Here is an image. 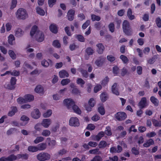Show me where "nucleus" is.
I'll return each instance as SVG.
<instances>
[{"label":"nucleus","instance_id":"obj_57","mask_svg":"<svg viewBox=\"0 0 161 161\" xmlns=\"http://www.w3.org/2000/svg\"><path fill=\"white\" fill-rule=\"evenodd\" d=\"M53 45L54 47L57 48H59L60 46V44L58 40L54 41L53 42Z\"/></svg>","mask_w":161,"mask_h":161},{"label":"nucleus","instance_id":"obj_24","mask_svg":"<svg viewBox=\"0 0 161 161\" xmlns=\"http://www.w3.org/2000/svg\"><path fill=\"white\" fill-rule=\"evenodd\" d=\"M47 146V144L43 142L39 144L37 146L38 151H41L45 149L46 148Z\"/></svg>","mask_w":161,"mask_h":161},{"label":"nucleus","instance_id":"obj_31","mask_svg":"<svg viewBox=\"0 0 161 161\" xmlns=\"http://www.w3.org/2000/svg\"><path fill=\"white\" fill-rule=\"evenodd\" d=\"M151 102L154 105L158 106V105L159 101L158 99L153 96H152L150 98Z\"/></svg>","mask_w":161,"mask_h":161},{"label":"nucleus","instance_id":"obj_3","mask_svg":"<svg viewBox=\"0 0 161 161\" xmlns=\"http://www.w3.org/2000/svg\"><path fill=\"white\" fill-rule=\"evenodd\" d=\"M16 16L18 19L25 20L28 17L26 11L22 8L19 9L15 13Z\"/></svg>","mask_w":161,"mask_h":161},{"label":"nucleus","instance_id":"obj_15","mask_svg":"<svg viewBox=\"0 0 161 161\" xmlns=\"http://www.w3.org/2000/svg\"><path fill=\"white\" fill-rule=\"evenodd\" d=\"M75 11L73 9L69 10L67 13V17L68 20L70 21L72 20L74 17Z\"/></svg>","mask_w":161,"mask_h":161},{"label":"nucleus","instance_id":"obj_17","mask_svg":"<svg viewBox=\"0 0 161 161\" xmlns=\"http://www.w3.org/2000/svg\"><path fill=\"white\" fill-rule=\"evenodd\" d=\"M108 98V94L105 92H102L100 94V98L101 101L103 103L105 102Z\"/></svg>","mask_w":161,"mask_h":161},{"label":"nucleus","instance_id":"obj_7","mask_svg":"<svg viewBox=\"0 0 161 161\" xmlns=\"http://www.w3.org/2000/svg\"><path fill=\"white\" fill-rule=\"evenodd\" d=\"M16 80L15 77H12L10 81V84L8 83H6L4 87L8 89H13L14 88V85L16 83Z\"/></svg>","mask_w":161,"mask_h":161},{"label":"nucleus","instance_id":"obj_5","mask_svg":"<svg viewBox=\"0 0 161 161\" xmlns=\"http://www.w3.org/2000/svg\"><path fill=\"white\" fill-rule=\"evenodd\" d=\"M123 28L124 32L128 35L131 34V31H130V25L128 22L125 20L123 24Z\"/></svg>","mask_w":161,"mask_h":161},{"label":"nucleus","instance_id":"obj_37","mask_svg":"<svg viewBox=\"0 0 161 161\" xmlns=\"http://www.w3.org/2000/svg\"><path fill=\"white\" fill-rule=\"evenodd\" d=\"M17 101L18 103L19 104H22L26 102L25 98V96L23 97H19L17 99Z\"/></svg>","mask_w":161,"mask_h":161},{"label":"nucleus","instance_id":"obj_22","mask_svg":"<svg viewBox=\"0 0 161 161\" xmlns=\"http://www.w3.org/2000/svg\"><path fill=\"white\" fill-rule=\"evenodd\" d=\"M17 112V109L16 107H12L11 108V110L9 111L8 115L10 117L12 116Z\"/></svg>","mask_w":161,"mask_h":161},{"label":"nucleus","instance_id":"obj_30","mask_svg":"<svg viewBox=\"0 0 161 161\" xmlns=\"http://www.w3.org/2000/svg\"><path fill=\"white\" fill-rule=\"evenodd\" d=\"M73 109L74 111L76 113L80 114H81V112L80 108L75 105H74L71 109Z\"/></svg>","mask_w":161,"mask_h":161},{"label":"nucleus","instance_id":"obj_29","mask_svg":"<svg viewBox=\"0 0 161 161\" xmlns=\"http://www.w3.org/2000/svg\"><path fill=\"white\" fill-rule=\"evenodd\" d=\"M50 30L53 33H56L58 31L56 25L54 24H51L49 27Z\"/></svg>","mask_w":161,"mask_h":161},{"label":"nucleus","instance_id":"obj_8","mask_svg":"<svg viewBox=\"0 0 161 161\" xmlns=\"http://www.w3.org/2000/svg\"><path fill=\"white\" fill-rule=\"evenodd\" d=\"M69 125L72 126L77 127L80 125L79 120L76 117H72L69 121Z\"/></svg>","mask_w":161,"mask_h":161},{"label":"nucleus","instance_id":"obj_23","mask_svg":"<svg viewBox=\"0 0 161 161\" xmlns=\"http://www.w3.org/2000/svg\"><path fill=\"white\" fill-rule=\"evenodd\" d=\"M48 61H47L45 59L42 60L41 62L42 65L45 67H48L49 64L52 63V61L51 60L48 59Z\"/></svg>","mask_w":161,"mask_h":161},{"label":"nucleus","instance_id":"obj_36","mask_svg":"<svg viewBox=\"0 0 161 161\" xmlns=\"http://www.w3.org/2000/svg\"><path fill=\"white\" fill-rule=\"evenodd\" d=\"M42 135L44 136L47 137L50 136L51 134L50 131L47 130H43L42 132Z\"/></svg>","mask_w":161,"mask_h":161},{"label":"nucleus","instance_id":"obj_9","mask_svg":"<svg viewBox=\"0 0 161 161\" xmlns=\"http://www.w3.org/2000/svg\"><path fill=\"white\" fill-rule=\"evenodd\" d=\"M96 103L95 100L94 98H90L88 102V104L90 107H86L85 106V108L86 110L88 111H91L92 110V108L94 107Z\"/></svg>","mask_w":161,"mask_h":161},{"label":"nucleus","instance_id":"obj_25","mask_svg":"<svg viewBox=\"0 0 161 161\" xmlns=\"http://www.w3.org/2000/svg\"><path fill=\"white\" fill-rule=\"evenodd\" d=\"M59 77L61 78H64L69 76V74L68 72L65 70H62L59 73Z\"/></svg>","mask_w":161,"mask_h":161},{"label":"nucleus","instance_id":"obj_56","mask_svg":"<svg viewBox=\"0 0 161 161\" xmlns=\"http://www.w3.org/2000/svg\"><path fill=\"white\" fill-rule=\"evenodd\" d=\"M91 17L93 21L95 20L98 21L100 19V18L99 16L94 14L92 15Z\"/></svg>","mask_w":161,"mask_h":161},{"label":"nucleus","instance_id":"obj_18","mask_svg":"<svg viewBox=\"0 0 161 161\" xmlns=\"http://www.w3.org/2000/svg\"><path fill=\"white\" fill-rule=\"evenodd\" d=\"M97 48V51L99 54H102L104 49V47L102 43H99L96 45Z\"/></svg>","mask_w":161,"mask_h":161},{"label":"nucleus","instance_id":"obj_13","mask_svg":"<svg viewBox=\"0 0 161 161\" xmlns=\"http://www.w3.org/2000/svg\"><path fill=\"white\" fill-rule=\"evenodd\" d=\"M35 91L37 93L39 94L40 95H42L44 93V88L41 85H38L36 86L34 89Z\"/></svg>","mask_w":161,"mask_h":161},{"label":"nucleus","instance_id":"obj_20","mask_svg":"<svg viewBox=\"0 0 161 161\" xmlns=\"http://www.w3.org/2000/svg\"><path fill=\"white\" fill-rule=\"evenodd\" d=\"M117 86V84L116 83H114L112 86L111 91L113 94L118 96L119 95V93L118 90Z\"/></svg>","mask_w":161,"mask_h":161},{"label":"nucleus","instance_id":"obj_26","mask_svg":"<svg viewBox=\"0 0 161 161\" xmlns=\"http://www.w3.org/2000/svg\"><path fill=\"white\" fill-rule=\"evenodd\" d=\"M24 33V31L21 29L18 28L15 31V35L16 37H20L23 35Z\"/></svg>","mask_w":161,"mask_h":161},{"label":"nucleus","instance_id":"obj_1","mask_svg":"<svg viewBox=\"0 0 161 161\" xmlns=\"http://www.w3.org/2000/svg\"><path fill=\"white\" fill-rule=\"evenodd\" d=\"M30 35L31 37L35 39L38 42H42L44 39V36L42 31L38 30L36 25H34L31 28Z\"/></svg>","mask_w":161,"mask_h":161},{"label":"nucleus","instance_id":"obj_63","mask_svg":"<svg viewBox=\"0 0 161 161\" xmlns=\"http://www.w3.org/2000/svg\"><path fill=\"white\" fill-rule=\"evenodd\" d=\"M107 59L109 61L111 62H112L113 61H114L115 59V57L112 55H108L107 56Z\"/></svg>","mask_w":161,"mask_h":161},{"label":"nucleus","instance_id":"obj_50","mask_svg":"<svg viewBox=\"0 0 161 161\" xmlns=\"http://www.w3.org/2000/svg\"><path fill=\"white\" fill-rule=\"evenodd\" d=\"M70 80L69 79H63L61 81V84L63 86H64L67 85L69 82H70Z\"/></svg>","mask_w":161,"mask_h":161},{"label":"nucleus","instance_id":"obj_35","mask_svg":"<svg viewBox=\"0 0 161 161\" xmlns=\"http://www.w3.org/2000/svg\"><path fill=\"white\" fill-rule=\"evenodd\" d=\"M28 150L30 152H35L38 151L37 146H30L28 147Z\"/></svg>","mask_w":161,"mask_h":161},{"label":"nucleus","instance_id":"obj_27","mask_svg":"<svg viewBox=\"0 0 161 161\" xmlns=\"http://www.w3.org/2000/svg\"><path fill=\"white\" fill-rule=\"evenodd\" d=\"M25 98L26 102H30L34 99V97L31 94H27L25 95Z\"/></svg>","mask_w":161,"mask_h":161},{"label":"nucleus","instance_id":"obj_33","mask_svg":"<svg viewBox=\"0 0 161 161\" xmlns=\"http://www.w3.org/2000/svg\"><path fill=\"white\" fill-rule=\"evenodd\" d=\"M36 11L37 14L41 15L43 16L45 14L44 11L39 7H37L36 8Z\"/></svg>","mask_w":161,"mask_h":161},{"label":"nucleus","instance_id":"obj_16","mask_svg":"<svg viewBox=\"0 0 161 161\" xmlns=\"http://www.w3.org/2000/svg\"><path fill=\"white\" fill-rule=\"evenodd\" d=\"M20 120L23 122L20 124V125L21 126H25L27 124L29 120V118L26 116L23 115L21 117Z\"/></svg>","mask_w":161,"mask_h":161},{"label":"nucleus","instance_id":"obj_51","mask_svg":"<svg viewBox=\"0 0 161 161\" xmlns=\"http://www.w3.org/2000/svg\"><path fill=\"white\" fill-rule=\"evenodd\" d=\"M17 3V0H12L11 4L10 6V9H13L15 8L16 5Z\"/></svg>","mask_w":161,"mask_h":161},{"label":"nucleus","instance_id":"obj_10","mask_svg":"<svg viewBox=\"0 0 161 161\" xmlns=\"http://www.w3.org/2000/svg\"><path fill=\"white\" fill-rule=\"evenodd\" d=\"M31 115L33 118L37 119L40 117L41 113L38 109L35 108L31 113Z\"/></svg>","mask_w":161,"mask_h":161},{"label":"nucleus","instance_id":"obj_41","mask_svg":"<svg viewBox=\"0 0 161 161\" xmlns=\"http://www.w3.org/2000/svg\"><path fill=\"white\" fill-rule=\"evenodd\" d=\"M152 122L153 125L156 127L161 126V121H158L155 119L152 120Z\"/></svg>","mask_w":161,"mask_h":161},{"label":"nucleus","instance_id":"obj_64","mask_svg":"<svg viewBox=\"0 0 161 161\" xmlns=\"http://www.w3.org/2000/svg\"><path fill=\"white\" fill-rule=\"evenodd\" d=\"M156 22L158 27H161V20L159 18H157L156 19Z\"/></svg>","mask_w":161,"mask_h":161},{"label":"nucleus","instance_id":"obj_44","mask_svg":"<svg viewBox=\"0 0 161 161\" xmlns=\"http://www.w3.org/2000/svg\"><path fill=\"white\" fill-rule=\"evenodd\" d=\"M47 141L48 142V145L49 146H55L56 144V142L54 140L51 141V139L50 137L47 139Z\"/></svg>","mask_w":161,"mask_h":161},{"label":"nucleus","instance_id":"obj_11","mask_svg":"<svg viewBox=\"0 0 161 161\" xmlns=\"http://www.w3.org/2000/svg\"><path fill=\"white\" fill-rule=\"evenodd\" d=\"M52 123V120L49 119H45L42 120L41 125L44 128H48Z\"/></svg>","mask_w":161,"mask_h":161},{"label":"nucleus","instance_id":"obj_61","mask_svg":"<svg viewBox=\"0 0 161 161\" xmlns=\"http://www.w3.org/2000/svg\"><path fill=\"white\" fill-rule=\"evenodd\" d=\"M67 152L66 150L64 149H62L59 151L58 154L59 155H62L66 153Z\"/></svg>","mask_w":161,"mask_h":161},{"label":"nucleus","instance_id":"obj_34","mask_svg":"<svg viewBox=\"0 0 161 161\" xmlns=\"http://www.w3.org/2000/svg\"><path fill=\"white\" fill-rule=\"evenodd\" d=\"M44 140V138L42 136L37 137L34 140V142L35 144H37L43 141Z\"/></svg>","mask_w":161,"mask_h":161},{"label":"nucleus","instance_id":"obj_42","mask_svg":"<svg viewBox=\"0 0 161 161\" xmlns=\"http://www.w3.org/2000/svg\"><path fill=\"white\" fill-rule=\"evenodd\" d=\"M103 61V59H98L95 61V64L97 67H100L102 65Z\"/></svg>","mask_w":161,"mask_h":161},{"label":"nucleus","instance_id":"obj_12","mask_svg":"<svg viewBox=\"0 0 161 161\" xmlns=\"http://www.w3.org/2000/svg\"><path fill=\"white\" fill-rule=\"evenodd\" d=\"M115 117L118 120H122L125 119L126 117V114L123 112H119L115 115Z\"/></svg>","mask_w":161,"mask_h":161},{"label":"nucleus","instance_id":"obj_60","mask_svg":"<svg viewBox=\"0 0 161 161\" xmlns=\"http://www.w3.org/2000/svg\"><path fill=\"white\" fill-rule=\"evenodd\" d=\"M113 73L115 75H116L119 72V69L117 66H114L113 68Z\"/></svg>","mask_w":161,"mask_h":161},{"label":"nucleus","instance_id":"obj_49","mask_svg":"<svg viewBox=\"0 0 161 161\" xmlns=\"http://www.w3.org/2000/svg\"><path fill=\"white\" fill-rule=\"evenodd\" d=\"M120 58L124 63H126L128 61L127 57L124 55H121L120 57Z\"/></svg>","mask_w":161,"mask_h":161},{"label":"nucleus","instance_id":"obj_47","mask_svg":"<svg viewBox=\"0 0 161 161\" xmlns=\"http://www.w3.org/2000/svg\"><path fill=\"white\" fill-rule=\"evenodd\" d=\"M77 84L80 85L81 87H83L84 84H85V81L81 78H78L76 81Z\"/></svg>","mask_w":161,"mask_h":161},{"label":"nucleus","instance_id":"obj_59","mask_svg":"<svg viewBox=\"0 0 161 161\" xmlns=\"http://www.w3.org/2000/svg\"><path fill=\"white\" fill-rule=\"evenodd\" d=\"M79 70L81 73L82 75L84 77L87 78L88 77V74L86 70H83L81 69H79Z\"/></svg>","mask_w":161,"mask_h":161},{"label":"nucleus","instance_id":"obj_28","mask_svg":"<svg viewBox=\"0 0 161 161\" xmlns=\"http://www.w3.org/2000/svg\"><path fill=\"white\" fill-rule=\"evenodd\" d=\"M154 142L152 139H150L143 144V146L145 147H148L153 144Z\"/></svg>","mask_w":161,"mask_h":161},{"label":"nucleus","instance_id":"obj_46","mask_svg":"<svg viewBox=\"0 0 161 161\" xmlns=\"http://www.w3.org/2000/svg\"><path fill=\"white\" fill-rule=\"evenodd\" d=\"M94 52V50L90 47L87 48L86 50V53L88 56L92 55Z\"/></svg>","mask_w":161,"mask_h":161},{"label":"nucleus","instance_id":"obj_32","mask_svg":"<svg viewBox=\"0 0 161 161\" xmlns=\"http://www.w3.org/2000/svg\"><path fill=\"white\" fill-rule=\"evenodd\" d=\"M108 144L105 141H101L99 143L98 145V147L99 148H103L105 147Z\"/></svg>","mask_w":161,"mask_h":161},{"label":"nucleus","instance_id":"obj_52","mask_svg":"<svg viewBox=\"0 0 161 161\" xmlns=\"http://www.w3.org/2000/svg\"><path fill=\"white\" fill-rule=\"evenodd\" d=\"M53 99L56 101L59 100L60 98L62 97L60 96L58 93L53 95Z\"/></svg>","mask_w":161,"mask_h":161},{"label":"nucleus","instance_id":"obj_58","mask_svg":"<svg viewBox=\"0 0 161 161\" xmlns=\"http://www.w3.org/2000/svg\"><path fill=\"white\" fill-rule=\"evenodd\" d=\"M56 0H48V3L50 7H52L55 4Z\"/></svg>","mask_w":161,"mask_h":161},{"label":"nucleus","instance_id":"obj_54","mask_svg":"<svg viewBox=\"0 0 161 161\" xmlns=\"http://www.w3.org/2000/svg\"><path fill=\"white\" fill-rule=\"evenodd\" d=\"M41 125L40 123H38L36 124L34 126L35 130L38 131H40L41 130Z\"/></svg>","mask_w":161,"mask_h":161},{"label":"nucleus","instance_id":"obj_4","mask_svg":"<svg viewBox=\"0 0 161 161\" xmlns=\"http://www.w3.org/2000/svg\"><path fill=\"white\" fill-rule=\"evenodd\" d=\"M50 155L46 153H41L37 155V159L40 161L48 160L50 159Z\"/></svg>","mask_w":161,"mask_h":161},{"label":"nucleus","instance_id":"obj_6","mask_svg":"<svg viewBox=\"0 0 161 161\" xmlns=\"http://www.w3.org/2000/svg\"><path fill=\"white\" fill-rule=\"evenodd\" d=\"M63 103L67 108L71 109L73 106L75 105V103L71 99L67 98L64 99L63 101Z\"/></svg>","mask_w":161,"mask_h":161},{"label":"nucleus","instance_id":"obj_40","mask_svg":"<svg viewBox=\"0 0 161 161\" xmlns=\"http://www.w3.org/2000/svg\"><path fill=\"white\" fill-rule=\"evenodd\" d=\"M52 110L50 109H48L47 111L45 112L43 114V116L45 118H48L52 114Z\"/></svg>","mask_w":161,"mask_h":161},{"label":"nucleus","instance_id":"obj_45","mask_svg":"<svg viewBox=\"0 0 161 161\" xmlns=\"http://www.w3.org/2000/svg\"><path fill=\"white\" fill-rule=\"evenodd\" d=\"M8 54L12 59H14L16 58V55L14 51L9 50L8 51Z\"/></svg>","mask_w":161,"mask_h":161},{"label":"nucleus","instance_id":"obj_2","mask_svg":"<svg viewBox=\"0 0 161 161\" xmlns=\"http://www.w3.org/2000/svg\"><path fill=\"white\" fill-rule=\"evenodd\" d=\"M28 158V155L19 154L16 156L12 155L8 157H2L0 158V161H13V160L19 159L22 158L24 159H27Z\"/></svg>","mask_w":161,"mask_h":161},{"label":"nucleus","instance_id":"obj_19","mask_svg":"<svg viewBox=\"0 0 161 161\" xmlns=\"http://www.w3.org/2000/svg\"><path fill=\"white\" fill-rule=\"evenodd\" d=\"M98 112L101 115H103L105 114V110L103 104H100L98 105Z\"/></svg>","mask_w":161,"mask_h":161},{"label":"nucleus","instance_id":"obj_21","mask_svg":"<svg viewBox=\"0 0 161 161\" xmlns=\"http://www.w3.org/2000/svg\"><path fill=\"white\" fill-rule=\"evenodd\" d=\"M8 42L11 45H13L15 44V37L12 34H10L8 37Z\"/></svg>","mask_w":161,"mask_h":161},{"label":"nucleus","instance_id":"obj_53","mask_svg":"<svg viewBox=\"0 0 161 161\" xmlns=\"http://www.w3.org/2000/svg\"><path fill=\"white\" fill-rule=\"evenodd\" d=\"M109 81V78L108 77H106L101 82V84L103 85H105L107 84Z\"/></svg>","mask_w":161,"mask_h":161},{"label":"nucleus","instance_id":"obj_43","mask_svg":"<svg viewBox=\"0 0 161 161\" xmlns=\"http://www.w3.org/2000/svg\"><path fill=\"white\" fill-rule=\"evenodd\" d=\"M132 14L131 10L130 8H129L127 11V16L129 19L131 20L135 18L134 16L132 15Z\"/></svg>","mask_w":161,"mask_h":161},{"label":"nucleus","instance_id":"obj_39","mask_svg":"<svg viewBox=\"0 0 161 161\" xmlns=\"http://www.w3.org/2000/svg\"><path fill=\"white\" fill-rule=\"evenodd\" d=\"M104 135V133L103 131L99 132L96 136V140L99 141Z\"/></svg>","mask_w":161,"mask_h":161},{"label":"nucleus","instance_id":"obj_55","mask_svg":"<svg viewBox=\"0 0 161 161\" xmlns=\"http://www.w3.org/2000/svg\"><path fill=\"white\" fill-rule=\"evenodd\" d=\"M91 161H102V158L100 156H96L94 157Z\"/></svg>","mask_w":161,"mask_h":161},{"label":"nucleus","instance_id":"obj_14","mask_svg":"<svg viewBox=\"0 0 161 161\" xmlns=\"http://www.w3.org/2000/svg\"><path fill=\"white\" fill-rule=\"evenodd\" d=\"M147 99L146 97H143L141 99V101L138 103V106L140 108H143L147 105Z\"/></svg>","mask_w":161,"mask_h":161},{"label":"nucleus","instance_id":"obj_62","mask_svg":"<svg viewBox=\"0 0 161 161\" xmlns=\"http://www.w3.org/2000/svg\"><path fill=\"white\" fill-rule=\"evenodd\" d=\"M59 127V123H57L55 125L53 126L52 129V130L54 132L56 131L58 129Z\"/></svg>","mask_w":161,"mask_h":161},{"label":"nucleus","instance_id":"obj_38","mask_svg":"<svg viewBox=\"0 0 161 161\" xmlns=\"http://www.w3.org/2000/svg\"><path fill=\"white\" fill-rule=\"evenodd\" d=\"M102 88V86L99 84H97L94 88V92L95 93H97L100 91Z\"/></svg>","mask_w":161,"mask_h":161},{"label":"nucleus","instance_id":"obj_48","mask_svg":"<svg viewBox=\"0 0 161 161\" xmlns=\"http://www.w3.org/2000/svg\"><path fill=\"white\" fill-rule=\"evenodd\" d=\"M105 133L108 136H110L112 135L111 128L109 126L106 128V130L105 131Z\"/></svg>","mask_w":161,"mask_h":161}]
</instances>
